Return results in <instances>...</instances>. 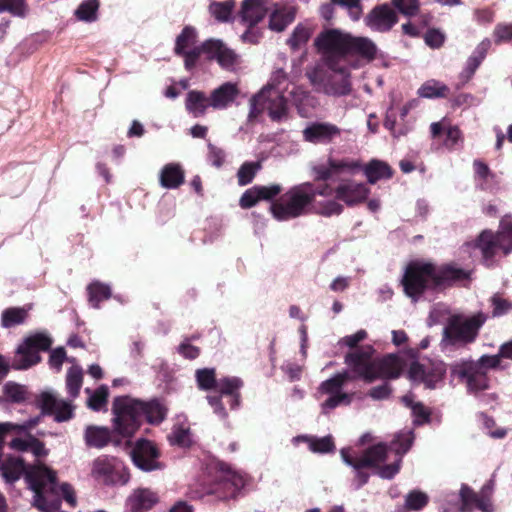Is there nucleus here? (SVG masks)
<instances>
[{
	"mask_svg": "<svg viewBox=\"0 0 512 512\" xmlns=\"http://www.w3.org/2000/svg\"><path fill=\"white\" fill-rule=\"evenodd\" d=\"M375 350L372 346H364L345 356V364L349 370L337 373L333 377L323 381L317 391V398H326L320 407L323 414L327 415L339 406H347L352 402L353 394L343 390V386L351 379H362L371 383L377 379L398 378L403 370L400 357L389 354L380 359H373Z\"/></svg>",
	"mask_w": 512,
	"mask_h": 512,
	"instance_id": "1",
	"label": "nucleus"
},
{
	"mask_svg": "<svg viewBox=\"0 0 512 512\" xmlns=\"http://www.w3.org/2000/svg\"><path fill=\"white\" fill-rule=\"evenodd\" d=\"M413 440V432L408 430L397 434L390 448L385 444H377L362 455L351 448L341 449L343 462L355 471V488L359 489L368 482L369 474L363 471L364 468H374L382 479H392L399 472L402 457L410 449Z\"/></svg>",
	"mask_w": 512,
	"mask_h": 512,
	"instance_id": "2",
	"label": "nucleus"
},
{
	"mask_svg": "<svg viewBox=\"0 0 512 512\" xmlns=\"http://www.w3.org/2000/svg\"><path fill=\"white\" fill-rule=\"evenodd\" d=\"M317 196H332V187L323 184L315 187L311 182H304L290 188L278 202L270 206L273 217L278 221H287L305 215L312 208L323 216L339 215L343 207L335 199L318 200Z\"/></svg>",
	"mask_w": 512,
	"mask_h": 512,
	"instance_id": "3",
	"label": "nucleus"
},
{
	"mask_svg": "<svg viewBox=\"0 0 512 512\" xmlns=\"http://www.w3.org/2000/svg\"><path fill=\"white\" fill-rule=\"evenodd\" d=\"M467 277V271L454 265L437 267L432 263L413 261L406 267L401 282L405 294L416 301L427 289L436 288L448 282L466 279Z\"/></svg>",
	"mask_w": 512,
	"mask_h": 512,
	"instance_id": "4",
	"label": "nucleus"
},
{
	"mask_svg": "<svg viewBox=\"0 0 512 512\" xmlns=\"http://www.w3.org/2000/svg\"><path fill=\"white\" fill-rule=\"evenodd\" d=\"M113 429L122 437H131L143 420L149 423L161 422L165 408L156 400L143 402L128 396H121L113 402Z\"/></svg>",
	"mask_w": 512,
	"mask_h": 512,
	"instance_id": "5",
	"label": "nucleus"
},
{
	"mask_svg": "<svg viewBox=\"0 0 512 512\" xmlns=\"http://www.w3.org/2000/svg\"><path fill=\"white\" fill-rule=\"evenodd\" d=\"M290 85L291 82L282 69L275 71L267 85L250 99L249 119L256 118L264 110L273 121L285 119L289 109Z\"/></svg>",
	"mask_w": 512,
	"mask_h": 512,
	"instance_id": "6",
	"label": "nucleus"
},
{
	"mask_svg": "<svg viewBox=\"0 0 512 512\" xmlns=\"http://www.w3.org/2000/svg\"><path fill=\"white\" fill-rule=\"evenodd\" d=\"M364 171L369 183L374 184L378 180L388 179L392 176L390 166L380 160H372L364 167L359 160L329 157L325 162H320L312 167L316 180H339L344 176H353L358 171Z\"/></svg>",
	"mask_w": 512,
	"mask_h": 512,
	"instance_id": "7",
	"label": "nucleus"
},
{
	"mask_svg": "<svg viewBox=\"0 0 512 512\" xmlns=\"http://www.w3.org/2000/svg\"><path fill=\"white\" fill-rule=\"evenodd\" d=\"M195 377L199 389L207 391L216 388L220 393V396H207L208 403L219 418L225 419L227 417V412L222 403L223 397L228 398L231 409H236L239 406V390L243 386V382L240 378L225 377L217 381L213 368L198 369L196 370Z\"/></svg>",
	"mask_w": 512,
	"mask_h": 512,
	"instance_id": "8",
	"label": "nucleus"
},
{
	"mask_svg": "<svg viewBox=\"0 0 512 512\" xmlns=\"http://www.w3.org/2000/svg\"><path fill=\"white\" fill-rule=\"evenodd\" d=\"M466 251L480 252L483 262L490 267L495 262V257L501 252L506 256L512 251V222L509 216H505L500 221L499 230L493 233L490 230H484L480 233L477 240L465 245Z\"/></svg>",
	"mask_w": 512,
	"mask_h": 512,
	"instance_id": "9",
	"label": "nucleus"
},
{
	"mask_svg": "<svg viewBox=\"0 0 512 512\" xmlns=\"http://www.w3.org/2000/svg\"><path fill=\"white\" fill-rule=\"evenodd\" d=\"M486 320L487 315L482 312L471 316L450 315L443 329L442 348L444 350L454 349L474 342Z\"/></svg>",
	"mask_w": 512,
	"mask_h": 512,
	"instance_id": "10",
	"label": "nucleus"
},
{
	"mask_svg": "<svg viewBox=\"0 0 512 512\" xmlns=\"http://www.w3.org/2000/svg\"><path fill=\"white\" fill-rule=\"evenodd\" d=\"M349 34L336 29H327L315 39L317 50L323 55L328 69H339L337 64H350Z\"/></svg>",
	"mask_w": 512,
	"mask_h": 512,
	"instance_id": "11",
	"label": "nucleus"
},
{
	"mask_svg": "<svg viewBox=\"0 0 512 512\" xmlns=\"http://www.w3.org/2000/svg\"><path fill=\"white\" fill-rule=\"evenodd\" d=\"M339 69H329L324 72L321 69H313L308 72V78L316 90L330 96H346L351 93L350 64H337Z\"/></svg>",
	"mask_w": 512,
	"mask_h": 512,
	"instance_id": "12",
	"label": "nucleus"
},
{
	"mask_svg": "<svg viewBox=\"0 0 512 512\" xmlns=\"http://www.w3.org/2000/svg\"><path fill=\"white\" fill-rule=\"evenodd\" d=\"M52 345V338L47 332H36L24 338L17 347L12 362L15 370H26L41 361L40 352L47 351Z\"/></svg>",
	"mask_w": 512,
	"mask_h": 512,
	"instance_id": "13",
	"label": "nucleus"
},
{
	"mask_svg": "<svg viewBox=\"0 0 512 512\" xmlns=\"http://www.w3.org/2000/svg\"><path fill=\"white\" fill-rule=\"evenodd\" d=\"M91 476L96 481L108 486L125 485L130 478L127 468L121 460L106 455L99 456L92 462Z\"/></svg>",
	"mask_w": 512,
	"mask_h": 512,
	"instance_id": "14",
	"label": "nucleus"
},
{
	"mask_svg": "<svg viewBox=\"0 0 512 512\" xmlns=\"http://www.w3.org/2000/svg\"><path fill=\"white\" fill-rule=\"evenodd\" d=\"M408 375L414 383H422L426 388L436 389L444 381L446 365L442 361L413 362L409 368Z\"/></svg>",
	"mask_w": 512,
	"mask_h": 512,
	"instance_id": "15",
	"label": "nucleus"
},
{
	"mask_svg": "<svg viewBox=\"0 0 512 512\" xmlns=\"http://www.w3.org/2000/svg\"><path fill=\"white\" fill-rule=\"evenodd\" d=\"M493 490L494 486L491 481L483 485L479 493H475L467 485H462L459 493L461 499V511L471 512L478 509L481 512H493Z\"/></svg>",
	"mask_w": 512,
	"mask_h": 512,
	"instance_id": "16",
	"label": "nucleus"
},
{
	"mask_svg": "<svg viewBox=\"0 0 512 512\" xmlns=\"http://www.w3.org/2000/svg\"><path fill=\"white\" fill-rule=\"evenodd\" d=\"M297 5L294 0H270L268 16V28L276 33L283 32L296 19Z\"/></svg>",
	"mask_w": 512,
	"mask_h": 512,
	"instance_id": "17",
	"label": "nucleus"
},
{
	"mask_svg": "<svg viewBox=\"0 0 512 512\" xmlns=\"http://www.w3.org/2000/svg\"><path fill=\"white\" fill-rule=\"evenodd\" d=\"M174 52L184 57L186 69H192L201 53H203L202 45H197V31L191 26L183 28L181 33L176 37Z\"/></svg>",
	"mask_w": 512,
	"mask_h": 512,
	"instance_id": "18",
	"label": "nucleus"
},
{
	"mask_svg": "<svg viewBox=\"0 0 512 512\" xmlns=\"http://www.w3.org/2000/svg\"><path fill=\"white\" fill-rule=\"evenodd\" d=\"M452 372L454 375L465 380L468 390L472 393H478L489 387L486 371L481 370V367L478 364H474V361L457 363L453 366Z\"/></svg>",
	"mask_w": 512,
	"mask_h": 512,
	"instance_id": "19",
	"label": "nucleus"
},
{
	"mask_svg": "<svg viewBox=\"0 0 512 512\" xmlns=\"http://www.w3.org/2000/svg\"><path fill=\"white\" fill-rule=\"evenodd\" d=\"M342 130L330 122H312L302 131L303 139L312 144H329L341 136Z\"/></svg>",
	"mask_w": 512,
	"mask_h": 512,
	"instance_id": "20",
	"label": "nucleus"
},
{
	"mask_svg": "<svg viewBox=\"0 0 512 512\" xmlns=\"http://www.w3.org/2000/svg\"><path fill=\"white\" fill-rule=\"evenodd\" d=\"M202 48L203 53L210 59H215L224 69L232 70L238 63L239 56L221 40H207L202 44Z\"/></svg>",
	"mask_w": 512,
	"mask_h": 512,
	"instance_id": "21",
	"label": "nucleus"
},
{
	"mask_svg": "<svg viewBox=\"0 0 512 512\" xmlns=\"http://www.w3.org/2000/svg\"><path fill=\"white\" fill-rule=\"evenodd\" d=\"M159 452L155 445L148 440H138L131 452L133 463L143 471H153L159 468L157 458Z\"/></svg>",
	"mask_w": 512,
	"mask_h": 512,
	"instance_id": "22",
	"label": "nucleus"
},
{
	"mask_svg": "<svg viewBox=\"0 0 512 512\" xmlns=\"http://www.w3.org/2000/svg\"><path fill=\"white\" fill-rule=\"evenodd\" d=\"M39 401L43 411L53 414L57 422H64L73 417L74 407L71 402L53 392H43Z\"/></svg>",
	"mask_w": 512,
	"mask_h": 512,
	"instance_id": "23",
	"label": "nucleus"
},
{
	"mask_svg": "<svg viewBox=\"0 0 512 512\" xmlns=\"http://www.w3.org/2000/svg\"><path fill=\"white\" fill-rule=\"evenodd\" d=\"M364 21L373 31L387 32L397 23L398 16L392 7L382 4L373 8Z\"/></svg>",
	"mask_w": 512,
	"mask_h": 512,
	"instance_id": "24",
	"label": "nucleus"
},
{
	"mask_svg": "<svg viewBox=\"0 0 512 512\" xmlns=\"http://www.w3.org/2000/svg\"><path fill=\"white\" fill-rule=\"evenodd\" d=\"M333 194L337 200L351 206L363 202L369 194V189L364 183L342 180L335 189L332 188Z\"/></svg>",
	"mask_w": 512,
	"mask_h": 512,
	"instance_id": "25",
	"label": "nucleus"
},
{
	"mask_svg": "<svg viewBox=\"0 0 512 512\" xmlns=\"http://www.w3.org/2000/svg\"><path fill=\"white\" fill-rule=\"evenodd\" d=\"M270 0H243L238 11L239 21L243 25H257L269 9Z\"/></svg>",
	"mask_w": 512,
	"mask_h": 512,
	"instance_id": "26",
	"label": "nucleus"
},
{
	"mask_svg": "<svg viewBox=\"0 0 512 512\" xmlns=\"http://www.w3.org/2000/svg\"><path fill=\"white\" fill-rule=\"evenodd\" d=\"M282 192V186L272 184L269 186H254L246 190L240 198V206L244 209L255 206L261 200H272Z\"/></svg>",
	"mask_w": 512,
	"mask_h": 512,
	"instance_id": "27",
	"label": "nucleus"
},
{
	"mask_svg": "<svg viewBox=\"0 0 512 512\" xmlns=\"http://www.w3.org/2000/svg\"><path fill=\"white\" fill-rule=\"evenodd\" d=\"M158 500L157 494L148 488L135 489L126 499L124 512H146Z\"/></svg>",
	"mask_w": 512,
	"mask_h": 512,
	"instance_id": "28",
	"label": "nucleus"
},
{
	"mask_svg": "<svg viewBox=\"0 0 512 512\" xmlns=\"http://www.w3.org/2000/svg\"><path fill=\"white\" fill-rule=\"evenodd\" d=\"M442 131L446 133V138L443 144L447 149L455 150L462 146L464 142L462 131L458 126L451 125L446 118H443L439 122H433L430 125V132L433 138L439 136Z\"/></svg>",
	"mask_w": 512,
	"mask_h": 512,
	"instance_id": "29",
	"label": "nucleus"
},
{
	"mask_svg": "<svg viewBox=\"0 0 512 512\" xmlns=\"http://www.w3.org/2000/svg\"><path fill=\"white\" fill-rule=\"evenodd\" d=\"M238 93L236 84L226 82L213 90L209 97L210 106L214 109H225L235 100Z\"/></svg>",
	"mask_w": 512,
	"mask_h": 512,
	"instance_id": "30",
	"label": "nucleus"
},
{
	"mask_svg": "<svg viewBox=\"0 0 512 512\" xmlns=\"http://www.w3.org/2000/svg\"><path fill=\"white\" fill-rule=\"evenodd\" d=\"M160 185L167 189H176L184 182V171L180 164H166L160 172Z\"/></svg>",
	"mask_w": 512,
	"mask_h": 512,
	"instance_id": "31",
	"label": "nucleus"
},
{
	"mask_svg": "<svg viewBox=\"0 0 512 512\" xmlns=\"http://www.w3.org/2000/svg\"><path fill=\"white\" fill-rule=\"evenodd\" d=\"M359 54L367 60H372L376 56L377 47L375 43L367 37H349V57L351 54Z\"/></svg>",
	"mask_w": 512,
	"mask_h": 512,
	"instance_id": "32",
	"label": "nucleus"
},
{
	"mask_svg": "<svg viewBox=\"0 0 512 512\" xmlns=\"http://www.w3.org/2000/svg\"><path fill=\"white\" fill-rule=\"evenodd\" d=\"M84 438L88 446L103 448L112 440V434L107 427L91 425L86 428Z\"/></svg>",
	"mask_w": 512,
	"mask_h": 512,
	"instance_id": "33",
	"label": "nucleus"
},
{
	"mask_svg": "<svg viewBox=\"0 0 512 512\" xmlns=\"http://www.w3.org/2000/svg\"><path fill=\"white\" fill-rule=\"evenodd\" d=\"M185 106L194 117H201L210 106V98H207L203 92L190 91L187 94Z\"/></svg>",
	"mask_w": 512,
	"mask_h": 512,
	"instance_id": "34",
	"label": "nucleus"
},
{
	"mask_svg": "<svg viewBox=\"0 0 512 512\" xmlns=\"http://www.w3.org/2000/svg\"><path fill=\"white\" fill-rule=\"evenodd\" d=\"M32 305L24 307H12L4 310L1 316V324L4 328H10L25 322Z\"/></svg>",
	"mask_w": 512,
	"mask_h": 512,
	"instance_id": "35",
	"label": "nucleus"
},
{
	"mask_svg": "<svg viewBox=\"0 0 512 512\" xmlns=\"http://www.w3.org/2000/svg\"><path fill=\"white\" fill-rule=\"evenodd\" d=\"M295 442L304 441L308 444L309 449L316 453H327L333 451L335 446L331 436H325L321 438L312 436H297L294 438Z\"/></svg>",
	"mask_w": 512,
	"mask_h": 512,
	"instance_id": "36",
	"label": "nucleus"
},
{
	"mask_svg": "<svg viewBox=\"0 0 512 512\" xmlns=\"http://www.w3.org/2000/svg\"><path fill=\"white\" fill-rule=\"evenodd\" d=\"M83 383V370L80 366L74 365L67 371L66 375V389L71 397L75 399L78 397Z\"/></svg>",
	"mask_w": 512,
	"mask_h": 512,
	"instance_id": "37",
	"label": "nucleus"
},
{
	"mask_svg": "<svg viewBox=\"0 0 512 512\" xmlns=\"http://www.w3.org/2000/svg\"><path fill=\"white\" fill-rule=\"evenodd\" d=\"M99 0H84L75 10V16L83 22H94L98 18Z\"/></svg>",
	"mask_w": 512,
	"mask_h": 512,
	"instance_id": "38",
	"label": "nucleus"
},
{
	"mask_svg": "<svg viewBox=\"0 0 512 512\" xmlns=\"http://www.w3.org/2000/svg\"><path fill=\"white\" fill-rule=\"evenodd\" d=\"M402 402L411 409L414 423L417 425L423 424L429 420L430 413L427 408L421 403L414 400V396L409 394L402 397Z\"/></svg>",
	"mask_w": 512,
	"mask_h": 512,
	"instance_id": "39",
	"label": "nucleus"
},
{
	"mask_svg": "<svg viewBox=\"0 0 512 512\" xmlns=\"http://www.w3.org/2000/svg\"><path fill=\"white\" fill-rule=\"evenodd\" d=\"M448 90V87L444 83L432 79L426 81L418 89V95L422 98H439L445 97Z\"/></svg>",
	"mask_w": 512,
	"mask_h": 512,
	"instance_id": "40",
	"label": "nucleus"
},
{
	"mask_svg": "<svg viewBox=\"0 0 512 512\" xmlns=\"http://www.w3.org/2000/svg\"><path fill=\"white\" fill-rule=\"evenodd\" d=\"M289 100L297 107L301 115L305 114V107L312 104V99L308 92L301 87L291 83L288 89Z\"/></svg>",
	"mask_w": 512,
	"mask_h": 512,
	"instance_id": "41",
	"label": "nucleus"
},
{
	"mask_svg": "<svg viewBox=\"0 0 512 512\" xmlns=\"http://www.w3.org/2000/svg\"><path fill=\"white\" fill-rule=\"evenodd\" d=\"M85 392L89 395L87 405L94 411H100L107 405L108 388L107 386H100L95 391L90 388H86Z\"/></svg>",
	"mask_w": 512,
	"mask_h": 512,
	"instance_id": "42",
	"label": "nucleus"
},
{
	"mask_svg": "<svg viewBox=\"0 0 512 512\" xmlns=\"http://www.w3.org/2000/svg\"><path fill=\"white\" fill-rule=\"evenodd\" d=\"M89 302L92 307L98 308L99 303L111 296V289L108 285L93 282L88 286Z\"/></svg>",
	"mask_w": 512,
	"mask_h": 512,
	"instance_id": "43",
	"label": "nucleus"
},
{
	"mask_svg": "<svg viewBox=\"0 0 512 512\" xmlns=\"http://www.w3.org/2000/svg\"><path fill=\"white\" fill-rule=\"evenodd\" d=\"M234 2L227 0L224 2H213L209 6L211 15L219 22H228L232 19Z\"/></svg>",
	"mask_w": 512,
	"mask_h": 512,
	"instance_id": "44",
	"label": "nucleus"
},
{
	"mask_svg": "<svg viewBox=\"0 0 512 512\" xmlns=\"http://www.w3.org/2000/svg\"><path fill=\"white\" fill-rule=\"evenodd\" d=\"M476 180L479 182L481 189H491L490 182L496 181V175L492 173L489 167L480 160L473 162Z\"/></svg>",
	"mask_w": 512,
	"mask_h": 512,
	"instance_id": "45",
	"label": "nucleus"
},
{
	"mask_svg": "<svg viewBox=\"0 0 512 512\" xmlns=\"http://www.w3.org/2000/svg\"><path fill=\"white\" fill-rule=\"evenodd\" d=\"M311 36V29L306 24H298L290 37L287 40V44L293 49L297 50L307 43Z\"/></svg>",
	"mask_w": 512,
	"mask_h": 512,
	"instance_id": "46",
	"label": "nucleus"
},
{
	"mask_svg": "<svg viewBox=\"0 0 512 512\" xmlns=\"http://www.w3.org/2000/svg\"><path fill=\"white\" fill-rule=\"evenodd\" d=\"M169 440L172 444H177L180 446L189 445L191 443L189 427L183 423L175 424L172 428Z\"/></svg>",
	"mask_w": 512,
	"mask_h": 512,
	"instance_id": "47",
	"label": "nucleus"
},
{
	"mask_svg": "<svg viewBox=\"0 0 512 512\" xmlns=\"http://www.w3.org/2000/svg\"><path fill=\"white\" fill-rule=\"evenodd\" d=\"M5 11L14 16L25 17L28 8L24 0H0V13Z\"/></svg>",
	"mask_w": 512,
	"mask_h": 512,
	"instance_id": "48",
	"label": "nucleus"
},
{
	"mask_svg": "<svg viewBox=\"0 0 512 512\" xmlns=\"http://www.w3.org/2000/svg\"><path fill=\"white\" fill-rule=\"evenodd\" d=\"M261 168L260 162H246L238 170V182L240 185L249 184L257 171Z\"/></svg>",
	"mask_w": 512,
	"mask_h": 512,
	"instance_id": "49",
	"label": "nucleus"
},
{
	"mask_svg": "<svg viewBox=\"0 0 512 512\" xmlns=\"http://www.w3.org/2000/svg\"><path fill=\"white\" fill-rule=\"evenodd\" d=\"M485 433L494 439H503L507 435V429L497 427L495 421L485 414L480 415Z\"/></svg>",
	"mask_w": 512,
	"mask_h": 512,
	"instance_id": "50",
	"label": "nucleus"
},
{
	"mask_svg": "<svg viewBox=\"0 0 512 512\" xmlns=\"http://www.w3.org/2000/svg\"><path fill=\"white\" fill-rule=\"evenodd\" d=\"M395 8L407 17L417 15L420 9L419 0H391Z\"/></svg>",
	"mask_w": 512,
	"mask_h": 512,
	"instance_id": "51",
	"label": "nucleus"
},
{
	"mask_svg": "<svg viewBox=\"0 0 512 512\" xmlns=\"http://www.w3.org/2000/svg\"><path fill=\"white\" fill-rule=\"evenodd\" d=\"M428 503V496L421 491H412L406 496L405 504L410 510H421Z\"/></svg>",
	"mask_w": 512,
	"mask_h": 512,
	"instance_id": "52",
	"label": "nucleus"
},
{
	"mask_svg": "<svg viewBox=\"0 0 512 512\" xmlns=\"http://www.w3.org/2000/svg\"><path fill=\"white\" fill-rule=\"evenodd\" d=\"M4 393L6 398L12 402H21L26 397L24 386L14 382H8L4 385Z\"/></svg>",
	"mask_w": 512,
	"mask_h": 512,
	"instance_id": "53",
	"label": "nucleus"
},
{
	"mask_svg": "<svg viewBox=\"0 0 512 512\" xmlns=\"http://www.w3.org/2000/svg\"><path fill=\"white\" fill-rule=\"evenodd\" d=\"M493 38L496 44L512 41V23H499L493 31Z\"/></svg>",
	"mask_w": 512,
	"mask_h": 512,
	"instance_id": "54",
	"label": "nucleus"
},
{
	"mask_svg": "<svg viewBox=\"0 0 512 512\" xmlns=\"http://www.w3.org/2000/svg\"><path fill=\"white\" fill-rule=\"evenodd\" d=\"M334 3L345 7L352 20L357 21L362 15L361 0H333Z\"/></svg>",
	"mask_w": 512,
	"mask_h": 512,
	"instance_id": "55",
	"label": "nucleus"
},
{
	"mask_svg": "<svg viewBox=\"0 0 512 512\" xmlns=\"http://www.w3.org/2000/svg\"><path fill=\"white\" fill-rule=\"evenodd\" d=\"M491 302L493 306L492 314L494 317L505 315L512 309V304L499 295L493 296Z\"/></svg>",
	"mask_w": 512,
	"mask_h": 512,
	"instance_id": "56",
	"label": "nucleus"
},
{
	"mask_svg": "<svg viewBox=\"0 0 512 512\" xmlns=\"http://www.w3.org/2000/svg\"><path fill=\"white\" fill-rule=\"evenodd\" d=\"M246 31L241 35V40L244 43L258 44L263 37V31L257 25H246Z\"/></svg>",
	"mask_w": 512,
	"mask_h": 512,
	"instance_id": "57",
	"label": "nucleus"
},
{
	"mask_svg": "<svg viewBox=\"0 0 512 512\" xmlns=\"http://www.w3.org/2000/svg\"><path fill=\"white\" fill-rule=\"evenodd\" d=\"M425 43L431 48H439L445 40V35L437 29H430L425 34Z\"/></svg>",
	"mask_w": 512,
	"mask_h": 512,
	"instance_id": "58",
	"label": "nucleus"
},
{
	"mask_svg": "<svg viewBox=\"0 0 512 512\" xmlns=\"http://www.w3.org/2000/svg\"><path fill=\"white\" fill-rule=\"evenodd\" d=\"M66 360V352L63 347H58L51 351L49 365L57 372L61 370L63 362Z\"/></svg>",
	"mask_w": 512,
	"mask_h": 512,
	"instance_id": "59",
	"label": "nucleus"
},
{
	"mask_svg": "<svg viewBox=\"0 0 512 512\" xmlns=\"http://www.w3.org/2000/svg\"><path fill=\"white\" fill-rule=\"evenodd\" d=\"M501 359L502 357L500 354L483 355L477 362H474V364H478L481 367V370L486 371L487 369L500 367Z\"/></svg>",
	"mask_w": 512,
	"mask_h": 512,
	"instance_id": "60",
	"label": "nucleus"
},
{
	"mask_svg": "<svg viewBox=\"0 0 512 512\" xmlns=\"http://www.w3.org/2000/svg\"><path fill=\"white\" fill-rule=\"evenodd\" d=\"M367 332L363 329L357 331L352 335L345 336L339 340L340 345L347 346L349 348H354L356 345L366 339Z\"/></svg>",
	"mask_w": 512,
	"mask_h": 512,
	"instance_id": "61",
	"label": "nucleus"
},
{
	"mask_svg": "<svg viewBox=\"0 0 512 512\" xmlns=\"http://www.w3.org/2000/svg\"><path fill=\"white\" fill-rule=\"evenodd\" d=\"M209 148V161L212 165L220 167L225 159V153L222 149L215 147L212 144L208 145Z\"/></svg>",
	"mask_w": 512,
	"mask_h": 512,
	"instance_id": "62",
	"label": "nucleus"
},
{
	"mask_svg": "<svg viewBox=\"0 0 512 512\" xmlns=\"http://www.w3.org/2000/svg\"><path fill=\"white\" fill-rule=\"evenodd\" d=\"M494 19V13L492 10L488 8L475 9L474 10V20L478 24H489Z\"/></svg>",
	"mask_w": 512,
	"mask_h": 512,
	"instance_id": "63",
	"label": "nucleus"
},
{
	"mask_svg": "<svg viewBox=\"0 0 512 512\" xmlns=\"http://www.w3.org/2000/svg\"><path fill=\"white\" fill-rule=\"evenodd\" d=\"M482 61L483 59L472 54L466 62L465 68L463 70V75L466 78L472 77V75L475 73L479 65L482 63Z\"/></svg>",
	"mask_w": 512,
	"mask_h": 512,
	"instance_id": "64",
	"label": "nucleus"
}]
</instances>
